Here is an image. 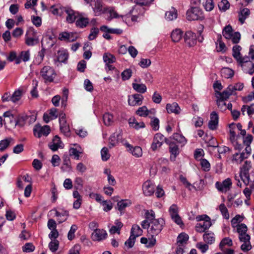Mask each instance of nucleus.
<instances>
[{"mask_svg":"<svg viewBox=\"0 0 254 254\" xmlns=\"http://www.w3.org/2000/svg\"><path fill=\"white\" fill-rule=\"evenodd\" d=\"M143 5L136 4L128 14L125 15H119L117 11L114 9H110L109 11V16L107 18L108 21H111L113 18H119L121 17L123 21L127 23L129 19H131L133 22L137 21L139 16L142 15L145 12V9L142 7Z\"/></svg>","mask_w":254,"mask_h":254,"instance_id":"obj_1","label":"nucleus"},{"mask_svg":"<svg viewBox=\"0 0 254 254\" xmlns=\"http://www.w3.org/2000/svg\"><path fill=\"white\" fill-rule=\"evenodd\" d=\"M40 76L45 83H51L54 81L56 76L55 70L50 66H44L40 71Z\"/></svg>","mask_w":254,"mask_h":254,"instance_id":"obj_2","label":"nucleus"},{"mask_svg":"<svg viewBox=\"0 0 254 254\" xmlns=\"http://www.w3.org/2000/svg\"><path fill=\"white\" fill-rule=\"evenodd\" d=\"M186 18L189 21L202 20L204 18L203 13L197 6L191 7L187 11Z\"/></svg>","mask_w":254,"mask_h":254,"instance_id":"obj_3","label":"nucleus"},{"mask_svg":"<svg viewBox=\"0 0 254 254\" xmlns=\"http://www.w3.org/2000/svg\"><path fill=\"white\" fill-rule=\"evenodd\" d=\"M165 222L162 218L154 220L150 222V228L148 233L151 236H155L159 234L161 231Z\"/></svg>","mask_w":254,"mask_h":254,"instance_id":"obj_4","label":"nucleus"},{"mask_svg":"<svg viewBox=\"0 0 254 254\" xmlns=\"http://www.w3.org/2000/svg\"><path fill=\"white\" fill-rule=\"evenodd\" d=\"M222 34L223 36L227 39H231L234 44L239 42L241 39V34L239 32L233 33L232 27L228 25L225 26L223 30Z\"/></svg>","mask_w":254,"mask_h":254,"instance_id":"obj_5","label":"nucleus"},{"mask_svg":"<svg viewBox=\"0 0 254 254\" xmlns=\"http://www.w3.org/2000/svg\"><path fill=\"white\" fill-rule=\"evenodd\" d=\"M251 168V162L248 161H245L244 164L240 168V177L246 185H248L250 183L249 171Z\"/></svg>","mask_w":254,"mask_h":254,"instance_id":"obj_6","label":"nucleus"},{"mask_svg":"<svg viewBox=\"0 0 254 254\" xmlns=\"http://www.w3.org/2000/svg\"><path fill=\"white\" fill-rule=\"evenodd\" d=\"M50 132V127L48 126L42 127L40 125H36L33 128V133L35 136L40 138L42 135L47 136Z\"/></svg>","mask_w":254,"mask_h":254,"instance_id":"obj_7","label":"nucleus"},{"mask_svg":"<svg viewBox=\"0 0 254 254\" xmlns=\"http://www.w3.org/2000/svg\"><path fill=\"white\" fill-rule=\"evenodd\" d=\"M59 123L60 125V129L61 131L66 136L70 135V129L69 125L67 124L65 114L61 113L59 115Z\"/></svg>","mask_w":254,"mask_h":254,"instance_id":"obj_8","label":"nucleus"},{"mask_svg":"<svg viewBox=\"0 0 254 254\" xmlns=\"http://www.w3.org/2000/svg\"><path fill=\"white\" fill-rule=\"evenodd\" d=\"M169 143V139L166 138L164 135L161 133H156L154 137L153 142L151 145V149L154 151L158 147H160L164 141Z\"/></svg>","mask_w":254,"mask_h":254,"instance_id":"obj_9","label":"nucleus"},{"mask_svg":"<svg viewBox=\"0 0 254 254\" xmlns=\"http://www.w3.org/2000/svg\"><path fill=\"white\" fill-rule=\"evenodd\" d=\"M232 185L231 180L230 178H227L222 182H217L215 183V187L219 191L226 192L230 190Z\"/></svg>","mask_w":254,"mask_h":254,"instance_id":"obj_10","label":"nucleus"},{"mask_svg":"<svg viewBox=\"0 0 254 254\" xmlns=\"http://www.w3.org/2000/svg\"><path fill=\"white\" fill-rule=\"evenodd\" d=\"M91 5L96 16L100 15L106 11V8L100 0H92Z\"/></svg>","mask_w":254,"mask_h":254,"instance_id":"obj_11","label":"nucleus"},{"mask_svg":"<svg viewBox=\"0 0 254 254\" xmlns=\"http://www.w3.org/2000/svg\"><path fill=\"white\" fill-rule=\"evenodd\" d=\"M243 70L251 75L254 72V64L251 61H245V58H243L240 61L238 62Z\"/></svg>","mask_w":254,"mask_h":254,"instance_id":"obj_12","label":"nucleus"},{"mask_svg":"<svg viewBox=\"0 0 254 254\" xmlns=\"http://www.w3.org/2000/svg\"><path fill=\"white\" fill-rule=\"evenodd\" d=\"M184 40L186 44L189 47H192L196 43V36L191 31H189L186 32Z\"/></svg>","mask_w":254,"mask_h":254,"instance_id":"obj_13","label":"nucleus"},{"mask_svg":"<svg viewBox=\"0 0 254 254\" xmlns=\"http://www.w3.org/2000/svg\"><path fill=\"white\" fill-rule=\"evenodd\" d=\"M3 123L5 125H8L11 127H15V119L10 111H7L3 113Z\"/></svg>","mask_w":254,"mask_h":254,"instance_id":"obj_14","label":"nucleus"},{"mask_svg":"<svg viewBox=\"0 0 254 254\" xmlns=\"http://www.w3.org/2000/svg\"><path fill=\"white\" fill-rule=\"evenodd\" d=\"M143 96L140 94H135L131 96H128V103L130 106H138L142 104Z\"/></svg>","mask_w":254,"mask_h":254,"instance_id":"obj_15","label":"nucleus"},{"mask_svg":"<svg viewBox=\"0 0 254 254\" xmlns=\"http://www.w3.org/2000/svg\"><path fill=\"white\" fill-rule=\"evenodd\" d=\"M142 190L144 195L150 196L154 192V186L150 181H147L142 186Z\"/></svg>","mask_w":254,"mask_h":254,"instance_id":"obj_16","label":"nucleus"},{"mask_svg":"<svg viewBox=\"0 0 254 254\" xmlns=\"http://www.w3.org/2000/svg\"><path fill=\"white\" fill-rule=\"evenodd\" d=\"M125 145L128 149V151H129V152L135 157H139L142 156V151L140 147L138 146L133 147L128 143H126Z\"/></svg>","mask_w":254,"mask_h":254,"instance_id":"obj_17","label":"nucleus"},{"mask_svg":"<svg viewBox=\"0 0 254 254\" xmlns=\"http://www.w3.org/2000/svg\"><path fill=\"white\" fill-rule=\"evenodd\" d=\"M107 234L103 229H96L92 234V238L94 241H100L106 238Z\"/></svg>","mask_w":254,"mask_h":254,"instance_id":"obj_18","label":"nucleus"},{"mask_svg":"<svg viewBox=\"0 0 254 254\" xmlns=\"http://www.w3.org/2000/svg\"><path fill=\"white\" fill-rule=\"evenodd\" d=\"M211 225L210 219L197 223L195 226V230L199 233H202L208 229Z\"/></svg>","mask_w":254,"mask_h":254,"instance_id":"obj_19","label":"nucleus"},{"mask_svg":"<svg viewBox=\"0 0 254 254\" xmlns=\"http://www.w3.org/2000/svg\"><path fill=\"white\" fill-rule=\"evenodd\" d=\"M64 12L67 14L66 21L68 23H72L75 21V19L78 17V13L71 9L65 8Z\"/></svg>","mask_w":254,"mask_h":254,"instance_id":"obj_20","label":"nucleus"},{"mask_svg":"<svg viewBox=\"0 0 254 254\" xmlns=\"http://www.w3.org/2000/svg\"><path fill=\"white\" fill-rule=\"evenodd\" d=\"M218 116L215 112H213L210 114V120L208 123L209 128L211 130L217 128L218 124Z\"/></svg>","mask_w":254,"mask_h":254,"instance_id":"obj_21","label":"nucleus"},{"mask_svg":"<svg viewBox=\"0 0 254 254\" xmlns=\"http://www.w3.org/2000/svg\"><path fill=\"white\" fill-rule=\"evenodd\" d=\"M166 109L168 113H174L175 114H179L180 113L181 109L178 104L176 102H173L172 104H167L166 106Z\"/></svg>","mask_w":254,"mask_h":254,"instance_id":"obj_22","label":"nucleus"},{"mask_svg":"<svg viewBox=\"0 0 254 254\" xmlns=\"http://www.w3.org/2000/svg\"><path fill=\"white\" fill-rule=\"evenodd\" d=\"M235 227H237V231L239 233V239H242L246 236H250L247 234L248 228L247 226L243 223L237 225Z\"/></svg>","mask_w":254,"mask_h":254,"instance_id":"obj_23","label":"nucleus"},{"mask_svg":"<svg viewBox=\"0 0 254 254\" xmlns=\"http://www.w3.org/2000/svg\"><path fill=\"white\" fill-rule=\"evenodd\" d=\"M250 236H246L242 239H240L241 242H243V244L241 246V250L244 252H248L251 250L252 246L250 243Z\"/></svg>","mask_w":254,"mask_h":254,"instance_id":"obj_24","label":"nucleus"},{"mask_svg":"<svg viewBox=\"0 0 254 254\" xmlns=\"http://www.w3.org/2000/svg\"><path fill=\"white\" fill-rule=\"evenodd\" d=\"M234 94L231 89H229V86L228 87L222 92L220 91H217L216 93V97L217 98H220L222 100H226L229 97Z\"/></svg>","mask_w":254,"mask_h":254,"instance_id":"obj_25","label":"nucleus"},{"mask_svg":"<svg viewBox=\"0 0 254 254\" xmlns=\"http://www.w3.org/2000/svg\"><path fill=\"white\" fill-rule=\"evenodd\" d=\"M247 158L248 155H245V153L244 152L241 153H236L233 155L232 161L233 163L240 164L245 159Z\"/></svg>","mask_w":254,"mask_h":254,"instance_id":"obj_26","label":"nucleus"},{"mask_svg":"<svg viewBox=\"0 0 254 254\" xmlns=\"http://www.w3.org/2000/svg\"><path fill=\"white\" fill-rule=\"evenodd\" d=\"M155 112V110H148L147 107L144 106L139 107L136 111V114L140 117H146L150 114H154Z\"/></svg>","mask_w":254,"mask_h":254,"instance_id":"obj_27","label":"nucleus"},{"mask_svg":"<svg viewBox=\"0 0 254 254\" xmlns=\"http://www.w3.org/2000/svg\"><path fill=\"white\" fill-rule=\"evenodd\" d=\"M203 239L206 243L210 245L214 243L215 241L214 234L209 231L205 232L203 236Z\"/></svg>","mask_w":254,"mask_h":254,"instance_id":"obj_28","label":"nucleus"},{"mask_svg":"<svg viewBox=\"0 0 254 254\" xmlns=\"http://www.w3.org/2000/svg\"><path fill=\"white\" fill-rule=\"evenodd\" d=\"M61 144L62 141L60 138L58 136H55L53 139L52 143L49 145V147L51 150L55 151L62 147Z\"/></svg>","mask_w":254,"mask_h":254,"instance_id":"obj_29","label":"nucleus"},{"mask_svg":"<svg viewBox=\"0 0 254 254\" xmlns=\"http://www.w3.org/2000/svg\"><path fill=\"white\" fill-rule=\"evenodd\" d=\"M250 14V10L247 8H244L241 9L239 13V20L243 24L246 18H247Z\"/></svg>","mask_w":254,"mask_h":254,"instance_id":"obj_30","label":"nucleus"},{"mask_svg":"<svg viewBox=\"0 0 254 254\" xmlns=\"http://www.w3.org/2000/svg\"><path fill=\"white\" fill-rule=\"evenodd\" d=\"M183 31L180 29H176L173 30L171 33V38L173 42H178L182 38Z\"/></svg>","mask_w":254,"mask_h":254,"instance_id":"obj_31","label":"nucleus"},{"mask_svg":"<svg viewBox=\"0 0 254 254\" xmlns=\"http://www.w3.org/2000/svg\"><path fill=\"white\" fill-rule=\"evenodd\" d=\"M189 236L185 233H181L177 237V245L185 246L189 240Z\"/></svg>","mask_w":254,"mask_h":254,"instance_id":"obj_32","label":"nucleus"},{"mask_svg":"<svg viewBox=\"0 0 254 254\" xmlns=\"http://www.w3.org/2000/svg\"><path fill=\"white\" fill-rule=\"evenodd\" d=\"M66 8L61 6L60 5H54L51 7V12L54 15L61 16L64 12Z\"/></svg>","mask_w":254,"mask_h":254,"instance_id":"obj_33","label":"nucleus"},{"mask_svg":"<svg viewBox=\"0 0 254 254\" xmlns=\"http://www.w3.org/2000/svg\"><path fill=\"white\" fill-rule=\"evenodd\" d=\"M177 17V11L174 7L166 11L165 13V18L168 21H172Z\"/></svg>","mask_w":254,"mask_h":254,"instance_id":"obj_34","label":"nucleus"},{"mask_svg":"<svg viewBox=\"0 0 254 254\" xmlns=\"http://www.w3.org/2000/svg\"><path fill=\"white\" fill-rule=\"evenodd\" d=\"M129 126L136 129L145 127V124L143 122H137L134 118H131L128 120Z\"/></svg>","mask_w":254,"mask_h":254,"instance_id":"obj_35","label":"nucleus"},{"mask_svg":"<svg viewBox=\"0 0 254 254\" xmlns=\"http://www.w3.org/2000/svg\"><path fill=\"white\" fill-rule=\"evenodd\" d=\"M13 144V139L8 137L0 141V151H3L11 144Z\"/></svg>","mask_w":254,"mask_h":254,"instance_id":"obj_36","label":"nucleus"},{"mask_svg":"<svg viewBox=\"0 0 254 254\" xmlns=\"http://www.w3.org/2000/svg\"><path fill=\"white\" fill-rule=\"evenodd\" d=\"M170 138L176 141L178 143L182 144V145H184L187 142V140L185 137L182 134L178 133H174L173 135L170 137Z\"/></svg>","mask_w":254,"mask_h":254,"instance_id":"obj_37","label":"nucleus"},{"mask_svg":"<svg viewBox=\"0 0 254 254\" xmlns=\"http://www.w3.org/2000/svg\"><path fill=\"white\" fill-rule=\"evenodd\" d=\"M131 202L129 199H123L117 203L118 209L122 212L126 207L129 206Z\"/></svg>","mask_w":254,"mask_h":254,"instance_id":"obj_38","label":"nucleus"},{"mask_svg":"<svg viewBox=\"0 0 254 254\" xmlns=\"http://www.w3.org/2000/svg\"><path fill=\"white\" fill-rule=\"evenodd\" d=\"M169 151L171 154L174 156L175 158L180 153L179 149L177 145L174 141L169 140Z\"/></svg>","mask_w":254,"mask_h":254,"instance_id":"obj_39","label":"nucleus"},{"mask_svg":"<svg viewBox=\"0 0 254 254\" xmlns=\"http://www.w3.org/2000/svg\"><path fill=\"white\" fill-rule=\"evenodd\" d=\"M216 44L217 51L218 52L224 53L227 50L226 46L225 43L222 41V37L220 35L217 40Z\"/></svg>","mask_w":254,"mask_h":254,"instance_id":"obj_40","label":"nucleus"},{"mask_svg":"<svg viewBox=\"0 0 254 254\" xmlns=\"http://www.w3.org/2000/svg\"><path fill=\"white\" fill-rule=\"evenodd\" d=\"M52 211L55 212V216L57 217H63L62 219L58 218V221L59 223H61L64 221H65L68 216V213L66 211H64L62 213L59 212L56 209H53Z\"/></svg>","mask_w":254,"mask_h":254,"instance_id":"obj_41","label":"nucleus"},{"mask_svg":"<svg viewBox=\"0 0 254 254\" xmlns=\"http://www.w3.org/2000/svg\"><path fill=\"white\" fill-rule=\"evenodd\" d=\"M142 234V230L141 229L140 227L137 225H133L132 226L131 230V236H132L134 238H136Z\"/></svg>","mask_w":254,"mask_h":254,"instance_id":"obj_42","label":"nucleus"},{"mask_svg":"<svg viewBox=\"0 0 254 254\" xmlns=\"http://www.w3.org/2000/svg\"><path fill=\"white\" fill-rule=\"evenodd\" d=\"M133 89L135 90L136 92L144 93L146 91L147 88L146 85L144 84H138L135 83H133L132 84Z\"/></svg>","mask_w":254,"mask_h":254,"instance_id":"obj_43","label":"nucleus"},{"mask_svg":"<svg viewBox=\"0 0 254 254\" xmlns=\"http://www.w3.org/2000/svg\"><path fill=\"white\" fill-rule=\"evenodd\" d=\"M241 49V47L239 45H235L233 48V56L236 59L238 62L243 59L240 55Z\"/></svg>","mask_w":254,"mask_h":254,"instance_id":"obj_44","label":"nucleus"},{"mask_svg":"<svg viewBox=\"0 0 254 254\" xmlns=\"http://www.w3.org/2000/svg\"><path fill=\"white\" fill-rule=\"evenodd\" d=\"M120 134L114 133L109 138L110 147H112L116 145L120 139Z\"/></svg>","mask_w":254,"mask_h":254,"instance_id":"obj_45","label":"nucleus"},{"mask_svg":"<svg viewBox=\"0 0 254 254\" xmlns=\"http://www.w3.org/2000/svg\"><path fill=\"white\" fill-rule=\"evenodd\" d=\"M221 73L222 76L224 77L229 78L233 76L234 72L231 68L225 67L221 69Z\"/></svg>","mask_w":254,"mask_h":254,"instance_id":"obj_46","label":"nucleus"},{"mask_svg":"<svg viewBox=\"0 0 254 254\" xmlns=\"http://www.w3.org/2000/svg\"><path fill=\"white\" fill-rule=\"evenodd\" d=\"M232 246L233 245V242L231 239L226 237L222 240L220 244L219 247L221 251H224V247L225 246Z\"/></svg>","mask_w":254,"mask_h":254,"instance_id":"obj_47","label":"nucleus"},{"mask_svg":"<svg viewBox=\"0 0 254 254\" xmlns=\"http://www.w3.org/2000/svg\"><path fill=\"white\" fill-rule=\"evenodd\" d=\"M71 167L70 165V161L69 158L67 156H65L64 158L63 165L61 167V169L63 171H70Z\"/></svg>","mask_w":254,"mask_h":254,"instance_id":"obj_48","label":"nucleus"},{"mask_svg":"<svg viewBox=\"0 0 254 254\" xmlns=\"http://www.w3.org/2000/svg\"><path fill=\"white\" fill-rule=\"evenodd\" d=\"M103 58L106 64L113 63L116 61V58L113 55L108 53L104 54Z\"/></svg>","mask_w":254,"mask_h":254,"instance_id":"obj_49","label":"nucleus"},{"mask_svg":"<svg viewBox=\"0 0 254 254\" xmlns=\"http://www.w3.org/2000/svg\"><path fill=\"white\" fill-rule=\"evenodd\" d=\"M88 23L89 19L82 17H79L76 21V26L80 28L86 27Z\"/></svg>","mask_w":254,"mask_h":254,"instance_id":"obj_50","label":"nucleus"},{"mask_svg":"<svg viewBox=\"0 0 254 254\" xmlns=\"http://www.w3.org/2000/svg\"><path fill=\"white\" fill-rule=\"evenodd\" d=\"M68 57V53L65 51H59L58 53V60L59 62L65 63Z\"/></svg>","mask_w":254,"mask_h":254,"instance_id":"obj_51","label":"nucleus"},{"mask_svg":"<svg viewBox=\"0 0 254 254\" xmlns=\"http://www.w3.org/2000/svg\"><path fill=\"white\" fill-rule=\"evenodd\" d=\"M104 123L106 126H110L113 123V115L109 113H105L103 117Z\"/></svg>","mask_w":254,"mask_h":254,"instance_id":"obj_52","label":"nucleus"},{"mask_svg":"<svg viewBox=\"0 0 254 254\" xmlns=\"http://www.w3.org/2000/svg\"><path fill=\"white\" fill-rule=\"evenodd\" d=\"M218 5L221 11H225L230 8V4L227 0H222Z\"/></svg>","mask_w":254,"mask_h":254,"instance_id":"obj_53","label":"nucleus"},{"mask_svg":"<svg viewBox=\"0 0 254 254\" xmlns=\"http://www.w3.org/2000/svg\"><path fill=\"white\" fill-rule=\"evenodd\" d=\"M28 118L27 115H23L19 117L17 120H15V127L18 126L19 127H23L25 124L26 121Z\"/></svg>","mask_w":254,"mask_h":254,"instance_id":"obj_54","label":"nucleus"},{"mask_svg":"<svg viewBox=\"0 0 254 254\" xmlns=\"http://www.w3.org/2000/svg\"><path fill=\"white\" fill-rule=\"evenodd\" d=\"M244 88V84L242 83H238L235 85H229V89H231L233 94H235L236 91H241Z\"/></svg>","mask_w":254,"mask_h":254,"instance_id":"obj_55","label":"nucleus"},{"mask_svg":"<svg viewBox=\"0 0 254 254\" xmlns=\"http://www.w3.org/2000/svg\"><path fill=\"white\" fill-rule=\"evenodd\" d=\"M77 229V226L76 225H71L70 229L67 234V238L69 240H73L75 237V232Z\"/></svg>","mask_w":254,"mask_h":254,"instance_id":"obj_56","label":"nucleus"},{"mask_svg":"<svg viewBox=\"0 0 254 254\" xmlns=\"http://www.w3.org/2000/svg\"><path fill=\"white\" fill-rule=\"evenodd\" d=\"M219 210L222 215L225 219H228L229 218V214L228 209L224 203H221L219 205Z\"/></svg>","mask_w":254,"mask_h":254,"instance_id":"obj_57","label":"nucleus"},{"mask_svg":"<svg viewBox=\"0 0 254 254\" xmlns=\"http://www.w3.org/2000/svg\"><path fill=\"white\" fill-rule=\"evenodd\" d=\"M21 91L20 90H17L14 91V92L11 96V101L15 103L17 101H19L21 97Z\"/></svg>","mask_w":254,"mask_h":254,"instance_id":"obj_58","label":"nucleus"},{"mask_svg":"<svg viewBox=\"0 0 254 254\" xmlns=\"http://www.w3.org/2000/svg\"><path fill=\"white\" fill-rule=\"evenodd\" d=\"M59 242L57 240H53L49 243V248L52 252H56L59 247Z\"/></svg>","mask_w":254,"mask_h":254,"instance_id":"obj_59","label":"nucleus"},{"mask_svg":"<svg viewBox=\"0 0 254 254\" xmlns=\"http://www.w3.org/2000/svg\"><path fill=\"white\" fill-rule=\"evenodd\" d=\"M34 250L35 247L30 243H26L22 247V251L25 253L32 252Z\"/></svg>","mask_w":254,"mask_h":254,"instance_id":"obj_60","label":"nucleus"},{"mask_svg":"<svg viewBox=\"0 0 254 254\" xmlns=\"http://www.w3.org/2000/svg\"><path fill=\"white\" fill-rule=\"evenodd\" d=\"M150 125L152 129L155 130H158L159 128V120L157 118H152V120L150 122Z\"/></svg>","mask_w":254,"mask_h":254,"instance_id":"obj_61","label":"nucleus"},{"mask_svg":"<svg viewBox=\"0 0 254 254\" xmlns=\"http://www.w3.org/2000/svg\"><path fill=\"white\" fill-rule=\"evenodd\" d=\"M101 154L102 159L103 161L108 160L110 157V155L109 153L108 149L107 147H103L101 151Z\"/></svg>","mask_w":254,"mask_h":254,"instance_id":"obj_62","label":"nucleus"},{"mask_svg":"<svg viewBox=\"0 0 254 254\" xmlns=\"http://www.w3.org/2000/svg\"><path fill=\"white\" fill-rule=\"evenodd\" d=\"M203 6L206 11H210L214 8V3L212 0H206Z\"/></svg>","mask_w":254,"mask_h":254,"instance_id":"obj_63","label":"nucleus"},{"mask_svg":"<svg viewBox=\"0 0 254 254\" xmlns=\"http://www.w3.org/2000/svg\"><path fill=\"white\" fill-rule=\"evenodd\" d=\"M145 214L146 219L148 220L150 222L154 220L157 219L155 218V212L152 210H146L145 213Z\"/></svg>","mask_w":254,"mask_h":254,"instance_id":"obj_64","label":"nucleus"}]
</instances>
